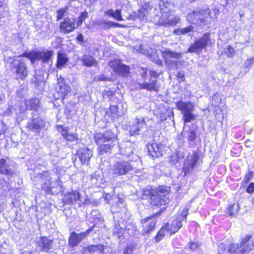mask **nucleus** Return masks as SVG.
<instances>
[{
    "label": "nucleus",
    "instance_id": "f257e3e1",
    "mask_svg": "<svg viewBox=\"0 0 254 254\" xmlns=\"http://www.w3.org/2000/svg\"><path fill=\"white\" fill-rule=\"evenodd\" d=\"M169 3L160 0L158 6L153 8L150 2L144 4L138 11V17L141 20H146L149 14H155L156 17L154 18V22L160 26H174L179 23L180 18L179 16H175L169 10Z\"/></svg>",
    "mask_w": 254,
    "mask_h": 254
},
{
    "label": "nucleus",
    "instance_id": "f03ea898",
    "mask_svg": "<svg viewBox=\"0 0 254 254\" xmlns=\"http://www.w3.org/2000/svg\"><path fill=\"white\" fill-rule=\"evenodd\" d=\"M5 65L10 67L17 79L24 80L28 74V71L24 61L17 57H5L4 60Z\"/></svg>",
    "mask_w": 254,
    "mask_h": 254
},
{
    "label": "nucleus",
    "instance_id": "7ed1b4c3",
    "mask_svg": "<svg viewBox=\"0 0 254 254\" xmlns=\"http://www.w3.org/2000/svg\"><path fill=\"white\" fill-rule=\"evenodd\" d=\"M254 250V240L251 235H247L242 239L241 245L231 244L228 247L231 254H248Z\"/></svg>",
    "mask_w": 254,
    "mask_h": 254
},
{
    "label": "nucleus",
    "instance_id": "20e7f679",
    "mask_svg": "<svg viewBox=\"0 0 254 254\" xmlns=\"http://www.w3.org/2000/svg\"><path fill=\"white\" fill-rule=\"evenodd\" d=\"M210 11L209 8H197L188 14V21L193 24L201 25L206 24L208 19L210 17Z\"/></svg>",
    "mask_w": 254,
    "mask_h": 254
},
{
    "label": "nucleus",
    "instance_id": "39448f33",
    "mask_svg": "<svg viewBox=\"0 0 254 254\" xmlns=\"http://www.w3.org/2000/svg\"><path fill=\"white\" fill-rule=\"evenodd\" d=\"M176 106L183 114L184 123H189L195 120L196 116L193 113L195 106L193 103L190 102L180 101L176 102Z\"/></svg>",
    "mask_w": 254,
    "mask_h": 254
},
{
    "label": "nucleus",
    "instance_id": "423d86ee",
    "mask_svg": "<svg viewBox=\"0 0 254 254\" xmlns=\"http://www.w3.org/2000/svg\"><path fill=\"white\" fill-rule=\"evenodd\" d=\"M132 169L133 167L129 162L117 161L111 167L109 174L114 178L126 175Z\"/></svg>",
    "mask_w": 254,
    "mask_h": 254
},
{
    "label": "nucleus",
    "instance_id": "0eeeda50",
    "mask_svg": "<svg viewBox=\"0 0 254 254\" xmlns=\"http://www.w3.org/2000/svg\"><path fill=\"white\" fill-rule=\"evenodd\" d=\"M210 35L209 33H206L201 38L196 39L193 44L189 47L188 52L197 53L207 46L211 45L213 42L210 38Z\"/></svg>",
    "mask_w": 254,
    "mask_h": 254
},
{
    "label": "nucleus",
    "instance_id": "6e6552de",
    "mask_svg": "<svg viewBox=\"0 0 254 254\" xmlns=\"http://www.w3.org/2000/svg\"><path fill=\"white\" fill-rule=\"evenodd\" d=\"M53 52L47 50L46 51H35L29 53H24L23 56L29 58L32 63L36 60H42L46 63L51 58Z\"/></svg>",
    "mask_w": 254,
    "mask_h": 254
},
{
    "label": "nucleus",
    "instance_id": "1a4fd4ad",
    "mask_svg": "<svg viewBox=\"0 0 254 254\" xmlns=\"http://www.w3.org/2000/svg\"><path fill=\"white\" fill-rule=\"evenodd\" d=\"M145 124L144 119L143 117L133 119L126 125V129L131 135L139 134Z\"/></svg>",
    "mask_w": 254,
    "mask_h": 254
},
{
    "label": "nucleus",
    "instance_id": "9d476101",
    "mask_svg": "<svg viewBox=\"0 0 254 254\" xmlns=\"http://www.w3.org/2000/svg\"><path fill=\"white\" fill-rule=\"evenodd\" d=\"M109 66L117 74L127 77L130 73L129 67L123 64L120 60H114L109 63Z\"/></svg>",
    "mask_w": 254,
    "mask_h": 254
},
{
    "label": "nucleus",
    "instance_id": "9b49d317",
    "mask_svg": "<svg viewBox=\"0 0 254 254\" xmlns=\"http://www.w3.org/2000/svg\"><path fill=\"white\" fill-rule=\"evenodd\" d=\"M150 75L151 78H150L148 82H144L142 83H138L139 88L140 89H146L148 91H158V88L156 86V78L158 76L157 72L155 71L151 70L150 71Z\"/></svg>",
    "mask_w": 254,
    "mask_h": 254
},
{
    "label": "nucleus",
    "instance_id": "f8f14e48",
    "mask_svg": "<svg viewBox=\"0 0 254 254\" xmlns=\"http://www.w3.org/2000/svg\"><path fill=\"white\" fill-rule=\"evenodd\" d=\"M92 227L88 229L84 232L76 234L72 232L69 237L68 244L71 247H74L79 244L92 231Z\"/></svg>",
    "mask_w": 254,
    "mask_h": 254
},
{
    "label": "nucleus",
    "instance_id": "ddd939ff",
    "mask_svg": "<svg viewBox=\"0 0 254 254\" xmlns=\"http://www.w3.org/2000/svg\"><path fill=\"white\" fill-rule=\"evenodd\" d=\"M38 177L42 179L43 183L41 184V188L47 193H50L52 190L53 182L51 181V174L48 171H44L41 174H39Z\"/></svg>",
    "mask_w": 254,
    "mask_h": 254
},
{
    "label": "nucleus",
    "instance_id": "4468645a",
    "mask_svg": "<svg viewBox=\"0 0 254 254\" xmlns=\"http://www.w3.org/2000/svg\"><path fill=\"white\" fill-rule=\"evenodd\" d=\"M95 140L96 143H103L110 142L113 143L116 141V135L110 130L106 131L103 134L98 133L95 136Z\"/></svg>",
    "mask_w": 254,
    "mask_h": 254
},
{
    "label": "nucleus",
    "instance_id": "2eb2a0df",
    "mask_svg": "<svg viewBox=\"0 0 254 254\" xmlns=\"http://www.w3.org/2000/svg\"><path fill=\"white\" fill-rule=\"evenodd\" d=\"M76 28L74 18L66 17L60 22L61 31L64 34H68L72 32Z\"/></svg>",
    "mask_w": 254,
    "mask_h": 254
},
{
    "label": "nucleus",
    "instance_id": "dca6fc26",
    "mask_svg": "<svg viewBox=\"0 0 254 254\" xmlns=\"http://www.w3.org/2000/svg\"><path fill=\"white\" fill-rule=\"evenodd\" d=\"M144 194H147L148 193L150 195V203L153 206L155 207H159L162 205H165L166 204L169 202V199L162 198V197H158L155 194L152 193L150 190H145L144 191Z\"/></svg>",
    "mask_w": 254,
    "mask_h": 254
},
{
    "label": "nucleus",
    "instance_id": "f3484780",
    "mask_svg": "<svg viewBox=\"0 0 254 254\" xmlns=\"http://www.w3.org/2000/svg\"><path fill=\"white\" fill-rule=\"evenodd\" d=\"M148 154L152 158L158 157L162 155L164 145L162 144L153 143L147 145Z\"/></svg>",
    "mask_w": 254,
    "mask_h": 254
},
{
    "label": "nucleus",
    "instance_id": "a211bd4d",
    "mask_svg": "<svg viewBox=\"0 0 254 254\" xmlns=\"http://www.w3.org/2000/svg\"><path fill=\"white\" fill-rule=\"evenodd\" d=\"M36 245L38 250L47 252L53 249V241L46 237H42L37 241Z\"/></svg>",
    "mask_w": 254,
    "mask_h": 254
},
{
    "label": "nucleus",
    "instance_id": "6ab92c4d",
    "mask_svg": "<svg viewBox=\"0 0 254 254\" xmlns=\"http://www.w3.org/2000/svg\"><path fill=\"white\" fill-rule=\"evenodd\" d=\"M188 209L185 208H184L180 216H179L176 220L173 221L171 228L172 233H175L182 227V222L186 221V217L188 215Z\"/></svg>",
    "mask_w": 254,
    "mask_h": 254
},
{
    "label": "nucleus",
    "instance_id": "aec40b11",
    "mask_svg": "<svg viewBox=\"0 0 254 254\" xmlns=\"http://www.w3.org/2000/svg\"><path fill=\"white\" fill-rule=\"evenodd\" d=\"M57 92L64 98L70 91V87L65 83L64 78L60 77L58 79V83L56 87Z\"/></svg>",
    "mask_w": 254,
    "mask_h": 254
},
{
    "label": "nucleus",
    "instance_id": "412c9836",
    "mask_svg": "<svg viewBox=\"0 0 254 254\" xmlns=\"http://www.w3.org/2000/svg\"><path fill=\"white\" fill-rule=\"evenodd\" d=\"M28 127L36 132H39L42 129L45 128L46 123L41 118L33 119L30 123H28Z\"/></svg>",
    "mask_w": 254,
    "mask_h": 254
},
{
    "label": "nucleus",
    "instance_id": "4be33fe9",
    "mask_svg": "<svg viewBox=\"0 0 254 254\" xmlns=\"http://www.w3.org/2000/svg\"><path fill=\"white\" fill-rule=\"evenodd\" d=\"M199 159V156L197 154L189 156L188 159L185 161L184 169L186 172H189L192 170L196 166L197 162Z\"/></svg>",
    "mask_w": 254,
    "mask_h": 254
},
{
    "label": "nucleus",
    "instance_id": "5701e85b",
    "mask_svg": "<svg viewBox=\"0 0 254 254\" xmlns=\"http://www.w3.org/2000/svg\"><path fill=\"white\" fill-rule=\"evenodd\" d=\"M77 155L82 163L88 164L92 156V151L87 148H81L77 151Z\"/></svg>",
    "mask_w": 254,
    "mask_h": 254
},
{
    "label": "nucleus",
    "instance_id": "b1692460",
    "mask_svg": "<svg viewBox=\"0 0 254 254\" xmlns=\"http://www.w3.org/2000/svg\"><path fill=\"white\" fill-rule=\"evenodd\" d=\"M141 223L143 224L144 232L146 233L154 230L156 225V220L153 216L142 219Z\"/></svg>",
    "mask_w": 254,
    "mask_h": 254
},
{
    "label": "nucleus",
    "instance_id": "393cba45",
    "mask_svg": "<svg viewBox=\"0 0 254 254\" xmlns=\"http://www.w3.org/2000/svg\"><path fill=\"white\" fill-rule=\"evenodd\" d=\"M0 173L8 176L13 175V172L10 168L8 160L4 159L0 160Z\"/></svg>",
    "mask_w": 254,
    "mask_h": 254
},
{
    "label": "nucleus",
    "instance_id": "a878e982",
    "mask_svg": "<svg viewBox=\"0 0 254 254\" xmlns=\"http://www.w3.org/2000/svg\"><path fill=\"white\" fill-rule=\"evenodd\" d=\"M163 54L166 62L168 63L170 59L177 60L182 57L183 53L175 52L169 49H166L163 52Z\"/></svg>",
    "mask_w": 254,
    "mask_h": 254
},
{
    "label": "nucleus",
    "instance_id": "bb28decb",
    "mask_svg": "<svg viewBox=\"0 0 254 254\" xmlns=\"http://www.w3.org/2000/svg\"><path fill=\"white\" fill-rule=\"evenodd\" d=\"M58 129L61 130V133L64 139L68 141H73L78 140L76 133H70L66 128H64L63 127L60 126Z\"/></svg>",
    "mask_w": 254,
    "mask_h": 254
},
{
    "label": "nucleus",
    "instance_id": "cd10ccee",
    "mask_svg": "<svg viewBox=\"0 0 254 254\" xmlns=\"http://www.w3.org/2000/svg\"><path fill=\"white\" fill-rule=\"evenodd\" d=\"M150 191L155 194L158 196V197H162V198L169 199L167 196L169 194L170 192V188L167 187H160L157 189V190H150Z\"/></svg>",
    "mask_w": 254,
    "mask_h": 254
},
{
    "label": "nucleus",
    "instance_id": "c85d7f7f",
    "mask_svg": "<svg viewBox=\"0 0 254 254\" xmlns=\"http://www.w3.org/2000/svg\"><path fill=\"white\" fill-rule=\"evenodd\" d=\"M68 59L67 56L62 52H58L57 67L62 68L68 62Z\"/></svg>",
    "mask_w": 254,
    "mask_h": 254
},
{
    "label": "nucleus",
    "instance_id": "c756f323",
    "mask_svg": "<svg viewBox=\"0 0 254 254\" xmlns=\"http://www.w3.org/2000/svg\"><path fill=\"white\" fill-rule=\"evenodd\" d=\"M104 250V247L102 245H92L89 246L87 248H84L83 250V254H85L87 252L90 253H93L95 252H98L101 254H103V251Z\"/></svg>",
    "mask_w": 254,
    "mask_h": 254
},
{
    "label": "nucleus",
    "instance_id": "7c9ffc66",
    "mask_svg": "<svg viewBox=\"0 0 254 254\" xmlns=\"http://www.w3.org/2000/svg\"><path fill=\"white\" fill-rule=\"evenodd\" d=\"M81 60L83 65L87 67L92 66L97 64L95 58L93 56L88 55H83Z\"/></svg>",
    "mask_w": 254,
    "mask_h": 254
},
{
    "label": "nucleus",
    "instance_id": "2f4dec72",
    "mask_svg": "<svg viewBox=\"0 0 254 254\" xmlns=\"http://www.w3.org/2000/svg\"><path fill=\"white\" fill-rule=\"evenodd\" d=\"M26 105L27 108L30 110L38 111L40 107V101L37 98L29 99L26 101Z\"/></svg>",
    "mask_w": 254,
    "mask_h": 254
},
{
    "label": "nucleus",
    "instance_id": "473e14b6",
    "mask_svg": "<svg viewBox=\"0 0 254 254\" xmlns=\"http://www.w3.org/2000/svg\"><path fill=\"white\" fill-rule=\"evenodd\" d=\"M10 190V187L9 183L2 179H0V193L6 195Z\"/></svg>",
    "mask_w": 254,
    "mask_h": 254
},
{
    "label": "nucleus",
    "instance_id": "72a5a7b5",
    "mask_svg": "<svg viewBox=\"0 0 254 254\" xmlns=\"http://www.w3.org/2000/svg\"><path fill=\"white\" fill-rule=\"evenodd\" d=\"M97 144L99 145L98 149L101 154L109 152L111 147L114 146L113 143L110 142Z\"/></svg>",
    "mask_w": 254,
    "mask_h": 254
},
{
    "label": "nucleus",
    "instance_id": "f704fd0d",
    "mask_svg": "<svg viewBox=\"0 0 254 254\" xmlns=\"http://www.w3.org/2000/svg\"><path fill=\"white\" fill-rule=\"evenodd\" d=\"M68 7L65 6L64 7L59 9L56 11V20L57 21L62 19L67 14Z\"/></svg>",
    "mask_w": 254,
    "mask_h": 254
},
{
    "label": "nucleus",
    "instance_id": "c9c22d12",
    "mask_svg": "<svg viewBox=\"0 0 254 254\" xmlns=\"http://www.w3.org/2000/svg\"><path fill=\"white\" fill-rule=\"evenodd\" d=\"M193 27L192 26H189L187 27H185L182 29H178L175 30L174 31V33L176 34V35H181V34H185L188 33L190 32H191L193 31Z\"/></svg>",
    "mask_w": 254,
    "mask_h": 254
},
{
    "label": "nucleus",
    "instance_id": "e433bc0d",
    "mask_svg": "<svg viewBox=\"0 0 254 254\" xmlns=\"http://www.w3.org/2000/svg\"><path fill=\"white\" fill-rule=\"evenodd\" d=\"M169 228V225H166L165 227H163L162 229L158 233L156 236V241L157 242L160 241L164 237L165 233L168 231Z\"/></svg>",
    "mask_w": 254,
    "mask_h": 254
},
{
    "label": "nucleus",
    "instance_id": "4c0bfd02",
    "mask_svg": "<svg viewBox=\"0 0 254 254\" xmlns=\"http://www.w3.org/2000/svg\"><path fill=\"white\" fill-rule=\"evenodd\" d=\"M87 16L88 14L87 11H83L81 13L80 15L78 18L77 21L75 22V26L76 28L82 24L83 21L86 17H87Z\"/></svg>",
    "mask_w": 254,
    "mask_h": 254
},
{
    "label": "nucleus",
    "instance_id": "58836bf2",
    "mask_svg": "<svg viewBox=\"0 0 254 254\" xmlns=\"http://www.w3.org/2000/svg\"><path fill=\"white\" fill-rule=\"evenodd\" d=\"M224 53L228 57L232 58L235 56V50L231 46H227L224 49Z\"/></svg>",
    "mask_w": 254,
    "mask_h": 254
},
{
    "label": "nucleus",
    "instance_id": "ea45409f",
    "mask_svg": "<svg viewBox=\"0 0 254 254\" xmlns=\"http://www.w3.org/2000/svg\"><path fill=\"white\" fill-rule=\"evenodd\" d=\"M239 205L238 204H234L229 207V214L231 216H234L238 211Z\"/></svg>",
    "mask_w": 254,
    "mask_h": 254
},
{
    "label": "nucleus",
    "instance_id": "a19ab883",
    "mask_svg": "<svg viewBox=\"0 0 254 254\" xmlns=\"http://www.w3.org/2000/svg\"><path fill=\"white\" fill-rule=\"evenodd\" d=\"M70 195L71 202L73 201L77 202L78 200H80V194L77 191H72Z\"/></svg>",
    "mask_w": 254,
    "mask_h": 254
},
{
    "label": "nucleus",
    "instance_id": "79ce46f5",
    "mask_svg": "<svg viewBox=\"0 0 254 254\" xmlns=\"http://www.w3.org/2000/svg\"><path fill=\"white\" fill-rule=\"evenodd\" d=\"M226 247L225 244L221 243L218 246V254H227L228 250L227 252L226 251Z\"/></svg>",
    "mask_w": 254,
    "mask_h": 254
},
{
    "label": "nucleus",
    "instance_id": "37998d69",
    "mask_svg": "<svg viewBox=\"0 0 254 254\" xmlns=\"http://www.w3.org/2000/svg\"><path fill=\"white\" fill-rule=\"evenodd\" d=\"M6 130L5 125L3 123H0V139L4 137V133Z\"/></svg>",
    "mask_w": 254,
    "mask_h": 254
},
{
    "label": "nucleus",
    "instance_id": "c03bdc74",
    "mask_svg": "<svg viewBox=\"0 0 254 254\" xmlns=\"http://www.w3.org/2000/svg\"><path fill=\"white\" fill-rule=\"evenodd\" d=\"M133 50L134 52H139L144 55L146 53V51L142 48V46L140 44L135 46Z\"/></svg>",
    "mask_w": 254,
    "mask_h": 254
},
{
    "label": "nucleus",
    "instance_id": "a18cd8bd",
    "mask_svg": "<svg viewBox=\"0 0 254 254\" xmlns=\"http://www.w3.org/2000/svg\"><path fill=\"white\" fill-rule=\"evenodd\" d=\"M220 100L219 95L215 94L212 98V104L216 106L219 104Z\"/></svg>",
    "mask_w": 254,
    "mask_h": 254
},
{
    "label": "nucleus",
    "instance_id": "49530a36",
    "mask_svg": "<svg viewBox=\"0 0 254 254\" xmlns=\"http://www.w3.org/2000/svg\"><path fill=\"white\" fill-rule=\"evenodd\" d=\"M196 138V134L194 130H190L188 134V139L189 140L193 141Z\"/></svg>",
    "mask_w": 254,
    "mask_h": 254
},
{
    "label": "nucleus",
    "instance_id": "de8ad7c7",
    "mask_svg": "<svg viewBox=\"0 0 254 254\" xmlns=\"http://www.w3.org/2000/svg\"><path fill=\"white\" fill-rule=\"evenodd\" d=\"M113 17L118 21L122 20L123 19L121 16V10H117L115 11H114Z\"/></svg>",
    "mask_w": 254,
    "mask_h": 254
},
{
    "label": "nucleus",
    "instance_id": "09e8293b",
    "mask_svg": "<svg viewBox=\"0 0 254 254\" xmlns=\"http://www.w3.org/2000/svg\"><path fill=\"white\" fill-rule=\"evenodd\" d=\"M147 69L145 68L141 67L139 69L138 72L143 79H144L147 75Z\"/></svg>",
    "mask_w": 254,
    "mask_h": 254
},
{
    "label": "nucleus",
    "instance_id": "8fccbe9b",
    "mask_svg": "<svg viewBox=\"0 0 254 254\" xmlns=\"http://www.w3.org/2000/svg\"><path fill=\"white\" fill-rule=\"evenodd\" d=\"M254 62V58L248 59L245 61V62L244 63V66L245 67L247 68V67H249Z\"/></svg>",
    "mask_w": 254,
    "mask_h": 254
},
{
    "label": "nucleus",
    "instance_id": "3c124183",
    "mask_svg": "<svg viewBox=\"0 0 254 254\" xmlns=\"http://www.w3.org/2000/svg\"><path fill=\"white\" fill-rule=\"evenodd\" d=\"M177 77L180 79L181 82L184 81L185 80V74L183 71L178 72Z\"/></svg>",
    "mask_w": 254,
    "mask_h": 254
},
{
    "label": "nucleus",
    "instance_id": "603ef678",
    "mask_svg": "<svg viewBox=\"0 0 254 254\" xmlns=\"http://www.w3.org/2000/svg\"><path fill=\"white\" fill-rule=\"evenodd\" d=\"M247 191L252 193L254 191V183H251L247 189Z\"/></svg>",
    "mask_w": 254,
    "mask_h": 254
},
{
    "label": "nucleus",
    "instance_id": "864d4df0",
    "mask_svg": "<svg viewBox=\"0 0 254 254\" xmlns=\"http://www.w3.org/2000/svg\"><path fill=\"white\" fill-rule=\"evenodd\" d=\"M198 247V243L195 242H191L189 245V248L191 250H194Z\"/></svg>",
    "mask_w": 254,
    "mask_h": 254
},
{
    "label": "nucleus",
    "instance_id": "5fc2aeb1",
    "mask_svg": "<svg viewBox=\"0 0 254 254\" xmlns=\"http://www.w3.org/2000/svg\"><path fill=\"white\" fill-rule=\"evenodd\" d=\"M18 2H19V7L20 8H23V7L26 4V0H17Z\"/></svg>",
    "mask_w": 254,
    "mask_h": 254
},
{
    "label": "nucleus",
    "instance_id": "6e6d98bb",
    "mask_svg": "<svg viewBox=\"0 0 254 254\" xmlns=\"http://www.w3.org/2000/svg\"><path fill=\"white\" fill-rule=\"evenodd\" d=\"M98 80L100 81H106L109 80V79L108 77H107L103 75H101L98 77Z\"/></svg>",
    "mask_w": 254,
    "mask_h": 254
},
{
    "label": "nucleus",
    "instance_id": "4d7b16f0",
    "mask_svg": "<svg viewBox=\"0 0 254 254\" xmlns=\"http://www.w3.org/2000/svg\"><path fill=\"white\" fill-rule=\"evenodd\" d=\"M132 253V250L130 248H126L124 252V254H131Z\"/></svg>",
    "mask_w": 254,
    "mask_h": 254
},
{
    "label": "nucleus",
    "instance_id": "13d9d810",
    "mask_svg": "<svg viewBox=\"0 0 254 254\" xmlns=\"http://www.w3.org/2000/svg\"><path fill=\"white\" fill-rule=\"evenodd\" d=\"M245 145L247 147H252V146L254 145V143L253 141L249 140H246L245 141Z\"/></svg>",
    "mask_w": 254,
    "mask_h": 254
},
{
    "label": "nucleus",
    "instance_id": "bf43d9fd",
    "mask_svg": "<svg viewBox=\"0 0 254 254\" xmlns=\"http://www.w3.org/2000/svg\"><path fill=\"white\" fill-rule=\"evenodd\" d=\"M76 39L78 41L83 42L84 39L83 35L81 33L78 34Z\"/></svg>",
    "mask_w": 254,
    "mask_h": 254
},
{
    "label": "nucleus",
    "instance_id": "052dcab7",
    "mask_svg": "<svg viewBox=\"0 0 254 254\" xmlns=\"http://www.w3.org/2000/svg\"><path fill=\"white\" fill-rule=\"evenodd\" d=\"M114 12V10L112 9H109L108 10L106 11L105 13L107 15L112 16L113 17Z\"/></svg>",
    "mask_w": 254,
    "mask_h": 254
},
{
    "label": "nucleus",
    "instance_id": "680f3d73",
    "mask_svg": "<svg viewBox=\"0 0 254 254\" xmlns=\"http://www.w3.org/2000/svg\"><path fill=\"white\" fill-rule=\"evenodd\" d=\"M118 107L116 106H113L111 107V111L115 114L118 115L117 113H116L115 112L118 113L117 111Z\"/></svg>",
    "mask_w": 254,
    "mask_h": 254
},
{
    "label": "nucleus",
    "instance_id": "e2e57ef3",
    "mask_svg": "<svg viewBox=\"0 0 254 254\" xmlns=\"http://www.w3.org/2000/svg\"><path fill=\"white\" fill-rule=\"evenodd\" d=\"M160 119L161 121H165L167 119V116L166 114H162V115H160Z\"/></svg>",
    "mask_w": 254,
    "mask_h": 254
},
{
    "label": "nucleus",
    "instance_id": "0e129e2a",
    "mask_svg": "<svg viewBox=\"0 0 254 254\" xmlns=\"http://www.w3.org/2000/svg\"><path fill=\"white\" fill-rule=\"evenodd\" d=\"M236 0H224L226 4H233Z\"/></svg>",
    "mask_w": 254,
    "mask_h": 254
},
{
    "label": "nucleus",
    "instance_id": "69168bd1",
    "mask_svg": "<svg viewBox=\"0 0 254 254\" xmlns=\"http://www.w3.org/2000/svg\"><path fill=\"white\" fill-rule=\"evenodd\" d=\"M107 25L109 26V27H111V26H115V25H118V24L117 23H115L113 22H111V21H108V22H107Z\"/></svg>",
    "mask_w": 254,
    "mask_h": 254
},
{
    "label": "nucleus",
    "instance_id": "338daca9",
    "mask_svg": "<svg viewBox=\"0 0 254 254\" xmlns=\"http://www.w3.org/2000/svg\"><path fill=\"white\" fill-rule=\"evenodd\" d=\"M6 6L5 4H4L3 2L0 0V9L3 8L4 9H6Z\"/></svg>",
    "mask_w": 254,
    "mask_h": 254
},
{
    "label": "nucleus",
    "instance_id": "774afa93",
    "mask_svg": "<svg viewBox=\"0 0 254 254\" xmlns=\"http://www.w3.org/2000/svg\"><path fill=\"white\" fill-rule=\"evenodd\" d=\"M20 254H33L31 252L28 251H23Z\"/></svg>",
    "mask_w": 254,
    "mask_h": 254
}]
</instances>
